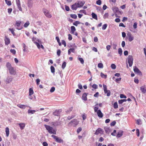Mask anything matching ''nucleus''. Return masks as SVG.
<instances>
[{
    "label": "nucleus",
    "mask_w": 146,
    "mask_h": 146,
    "mask_svg": "<svg viewBox=\"0 0 146 146\" xmlns=\"http://www.w3.org/2000/svg\"><path fill=\"white\" fill-rule=\"evenodd\" d=\"M7 68L9 70V73L11 75H15L16 74V72L14 68L12 66L11 64L10 63L8 62L6 63V65Z\"/></svg>",
    "instance_id": "nucleus-1"
},
{
    "label": "nucleus",
    "mask_w": 146,
    "mask_h": 146,
    "mask_svg": "<svg viewBox=\"0 0 146 146\" xmlns=\"http://www.w3.org/2000/svg\"><path fill=\"white\" fill-rule=\"evenodd\" d=\"M44 126L49 133L55 135L56 134V130L54 129L53 127L46 125H45Z\"/></svg>",
    "instance_id": "nucleus-2"
},
{
    "label": "nucleus",
    "mask_w": 146,
    "mask_h": 146,
    "mask_svg": "<svg viewBox=\"0 0 146 146\" xmlns=\"http://www.w3.org/2000/svg\"><path fill=\"white\" fill-rule=\"evenodd\" d=\"M128 62L130 67L132 66L133 64V59L132 55H129L127 57Z\"/></svg>",
    "instance_id": "nucleus-3"
},
{
    "label": "nucleus",
    "mask_w": 146,
    "mask_h": 146,
    "mask_svg": "<svg viewBox=\"0 0 146 146\" xmlns=\"http://www.w3.org/2000/svg\"><path fill=\"white\" fill-rule=\"evenodd\" d=\"M104 88V93L106 94H107L106 95L108 96H109L110 95L111 92L110 90H107L106 86L105 85H103Z\"/></svg>",
    "instance_id": "nucleus-4"
},
{
    "label": "nucleus",
    "mask_w": 146,
    "mask_h": 146,
    "mask_svg": "<svg viewBox=\"0 0 146 146\" xmlns=\"http://www.w3.org/2000/svg\"><path fill=\"white\" fill-rule=\"evenodd\" d=\"M79 121L76 119H74L71 121L69 124H70L74 127H76L78 124Z\"/></svg>",
    "instance_id": "nucleus-5"
},
{
    "label": "nucleus",
    "mask_w": 146,
    "mask_h": 146,
    "mask_svg": "<svg viewBox=\"0 0 146 146\" xmlns=\"http://www.w3.org/2000/svg\"><path fill=\"white\" fill-rule=\"evenodd\" d=\"M51 137L55 139L56 141L58 143H61L63 142V140L61 138L57 137L56 136L52 135Z\"/></svg>",
    "instance_id": "nucleus-6"
},
{
    "label": "nucleus",
    "mask_w": 146,
    "mask_h": 146,
    "mask_svg": "<svg viewBox=\"0 0 146 146\" xmlns=\"http://www.w3.org/2000/svg\"><path fill=\"white\" fill-rule=\"evenodd\" d=\"M43 12L45 15L48 18H50L52 17V15L48 11L45 9L43 10Z\"/></svg>",
    "instance_id": "nucleus-7"
},
{
    "label": "nucleus",
    "mask_w": 146,
    "mask_h": 146,
    "mask_svg": "<svg viewBox=\"0 0 146 146\" xmlns=\"http://www.w3.org/2000/svg\"><path fill=\"white\" fill-rule=\"evenodd\" d=\"M21 23V22L20 21H16L15 26L16 27V28L17 29L20 30L22 29L21 27H20Z\"/></svg>",
    "instance_id": "nucleus-8"
},
{
    "label": "nucleus",
    "mask_w": 146,
    "mask_h": 146,
    "mask_svg": "<svg viewBox=\"0 0 146 146\" xmlns=\"http://www.w3.org/2000/svg\"><path fill=\"white\" fill-rule=\"evenodd\" d=\"M16 5L19 10L22 11V9L21 7V3L19 0H16Z\"/></svg>",
    "instance_id": "nucleus-9"
},
{
    "label": "nucleus",
    "mask_w": 146,
    "mask_h": 146,
    "mask_svg": "<svg viewBox=\"0 0 146 146\" xmlns=\"http://www.w3.org/2000/svg\"><path fill=\"white\" fill-rule=\"evenodd\" d=\"M104 132L103 130L100 128H99L96 130L95 133L96 135H98L99 134H103Z\"/></svg>",
    "instance_id": "nucleus-10"
},
{
    "label": "nucleus",
    "mask_w": 146,
    "mask_h": 146,
    "mask_svg": "<svg viewBox=\"0 0 146 146\" xmlns=\"http://www.w3.org/2000/svg\"><path fill=\"white\" fill-rule=\"evenodd\" d=\"M133 70L135 73L138 74L139 75H142L141 72L135 66Z\"/></svg>",
    "instance_id": "nucleus-11"
},
{
    "label": "nucleus",
    "mask_w": 146,
    "mask_h": 146,
    "mask_svg": "<svg viewBox=\"0 0 146 146\" xmlns=\"http://www.w3.org/2000/svg\"><path fill=\"white\" fill-rule=\"evenodd\" d=\"M140 90L142 93L145 94L146 92V87L144 85L140 87Z\"/></svg>",
    "instance_id": "nucleus-12"
},
{
    "label": "nucleus",
    "mask_w": 146,
    "mask_h": 146,
    "mask_svg": "<svg viewBox=\"0 0 146 146\" xmlns=\"http://www.w3.org/2000/svg\"><path fill=\"white\" fill-rule=\"evenodd\" d=\"M123 131L120 130L117 133V135H116V137H121L123 134Z\"/></svg>",
    "instance_id": "nucleus-13"
},
{
    "label": "nucleus",
    "mask_w": 146,
    "mask_h": 146,
    "mask_svg": "<svg viewBox=\"0 0 146 146\" xmlns=\"http://www.w3.org/2000/svg\"><path fill=\"white\" fill-rule=\"evenodd\" d=\"M34 43L36 45L38 48L40 49L41 47L43 49H44V48L42 45L40 46L39 43L36 42L34 41Z\"/></svg>",
    "instance_id": "nucleus-14"
},
{
    "label": "nucleus",
    "mask_w": 146,
    "mask_h": 146,
    "mask_svg": "<svg viewBox=\"0 0 146 146\" xmlns=\"http://www.w3.org/2000/svg\"><path fill=\"white\" fill-rule=\"evenodd\" d=\"M12 80V78L8 76L5 80L6 83H9Z\"/></svg>",
    "instance_id": "nucleus-15"
},
{
    "label": "nucleus",
    "mask_w": 146,
    "mask_h": 146,
    "mask_svg": "<svg viewBox=\"0 0 146 146\" xmlns=\"http://www.w3.org/2000/svg\"><path fill=\"white\" fill-rule=\"evenodd\" d=\"M127 35L129 36V42L132 41L133 40V37L131 33H128Z\"/></svg>",
    "instance_id": "nucleus-16"
},
{
    "label": "nucleus",
    "mask_w": 146,
    "mask_h": 146,
    "mask_svg": "<svg viewBox=\"0 0 146 146\" xmlns=\"http://www.w3.org/2000/svg\"><path fill=\"white\" fill-rule=\"evenodd\" d=\"M97 114L98 116L100 117H102L103 116V114L102 113L100 110H99L97 112Z\"/></svg>",
    "instance_id": "nucleus-17"
},
{
    "label": "nucleus",
    "mask_w": 146,
    "mask_h": 146,
    "mask_svg": "<svg viewBox=\"0 0 146 146\" xmlns=\"http://www.w3.org/2000/svg\"><path fill=\"white\" fill-rule=\"evenodd\" d=\"M112 9L113 10V12L115 13H116V12H117L118 11H119L120 12V11H119V9L117 7H113L112 8Z\"/></svg>",
    "instance_id": "nucleus-18"
},
{
    "label": "nucleus",
    "mask_w": 146,
    "mask_h": 146,
    "mask_svg": "<svg viewBox=\"0 0 146 146\" xmlns=\"http://www.w3.org/2000/svg\"><path fill=\"white\" fill-rule=\"evenodd\" d=\"M61 123L60 121H56L52 123V124L54 126H56L59 125H60Z\"/></svg>",
    "instance_id": "nucleus-19"
},
{
    "label": "nucleus",
    "mask_w": 146,
    "mask_h": 146,
    "mask_svg": "<svg viewBox=\"0 0 146 146\" xmlns=\"http://www.w3.org/2000/svg\"><path fill=\"white\" fill-rule=\"evenodd\" d=\"M78 8V7L76 3L72 6L71 8L73 10H76Z\"/></svg>",
    "instance_id": "nucleus-20"
},
{
    "label": "nucleus",
    "mask_w": 146,
    "mask_h": 146,
    "mask_svg": "<svg viewBox=\"0 0 146 146\" xmlns=\"http://www.w3.org/2000/svg\"><path fill=\"white\" fill-rule=\"evenodd\" d=\"M87 94L86 93H84L82 96V98L83 100H84L85 101L87 100Z\"/></svg>",
    "instance_id": "nucleus-21"
},
{
    "label": "nucleus",
    "mask_w": 146,
    "mask_h": 146,
    "mask_svg": "<svg viewBox=\"0 0 146 146\" xmlns=\"http://www.w3.org/2000/svg\"><path fill=\"white\" fill-rule=\"evenodd\" d=\"M18 124L19 125L21 130L23 129L25 126V125L24 123H18Z\"/></svg>",
    "instance_id": "nucleus-22"
},
{
    "label": "nucleus",
    "mask_w": 146,
    "mask_h": 146,
    "mask_svg": "<svg viewBox=\"0 0 146 146\" xmlns=\"http://www.w3.org/2000/svg\"><path fill=\"white\" fill-rule=\"evenodd\" d=\"M5 44L6 45H8L10 43V39L9 38L5 37Z\"/></svg>",
    "instance_id": "nucleus-23"
},
{
    "label": "nucleus",
    "mask_w": 146,
    "mask_h": 146,
    "mask_svg": "<svg viewBox=\"0 0 146 146\" xmlns=\"http://www.w3.org/2000/svg\"><path fill=\"white\" fill-rule=\"evenodd\" d=\"M112 45L113 46V49H116V47L117 45V43L116 42L114 41L113 42Z\"/></svg>",
    "instance_id": "nucleus-24"
},
{
    "label": "nucleus",
    "mask_w": 146,
    "mask_h": 146,
    "mask_svg": "<svg viewBox=\"0 0 146 146\" xmlns=\"http://www.w3.org/2000/svg\"><path fill=\"white\" fill-rule=\"evenodd\" d=\"M17 106L19 107V108L23 109H25L26 107L27 106L25 105L20 104H18L17 105Z\"/></svg>",
    "instance_id": "nucleus-25"
},
{
    "label": "nucleus",
    "mask_w": 146,
    "mask_h": 146,
    "mask_svg": "<svg viewBox=\"0 0 146 146\" xmlns=\"http://www.w3.org/2000/svg\"><path fill=\"white\" fill-rule=\"evenodd\" d=\"M105 132L108 134H109L110 131V129L109 128L107 127H105L104 128Z\"/></svg>",
    "instance_id": "nucleus-26"
},
{
    "label": "nucleus",
    "mask_w": 146,
    "mask_h": 146,
    "mask_svg": "<svg viewBox=\"0 0 146 146\" xmlns=\"http://www.w3.org/2000/svg\"><path fill=\"white\" fill-rule=\"evenodd\" d=\"M5 132L6 136L7 137L9 135V129L8 127H6L5 129Z\"/></svg>",
    "instance_id": "nucleus-27"
},
{
    "label": "nucleus",
    "mask_w": 146,
    "mask_h": 146,
    "mask_svg": "<svg viewBox=\"0 0 146 146\" xmlns=\"http://www.w3.org/2000/svg\"><path fill=\"white\" fill-rule=\"evenodd\" d=\"M29 95L30 96H31L34 94V91L32 88H29Z\"/></svg>",
    "instance_id": "nucleus-28"
},
{
    "label": "nucleus",
    "mask_w": 146,
    "mask_h": 146,
    "mask_svg": "<svg viewBox=\"0 0 146 146\" xmlns=\"http://www.w3.org/2000/svg\"><path fill=\"white\" fill-rule=\"evenodd\" d=\"M92 18L95 19L97 20V15L94 13H92Z\"/></svg>",
    "instance_id": "nucleus-29"
},
{
    "label": "nucleus",
    "mask_w": 146,
    "mask_h": 146,
    "mask_svg": "<svg viewBox=\"0 0 146 146\" xmlns=\"http://www.w3.org/2000/svg\"><path fill=\"white\" fill-rule=\"evenodd\" d=\"M127 101L126 99L120 100H119L118 103L119 104H121L123 103L124 102H125Z\"/></svg>",
    "instance_id": "nucleus-30"
},
{
    "label": "nucleus",
    "mask_w": 146,
    "mask_h": 146,
    "mask_svg": "<svg viewBox=\"0 0 146 146\" xmlns=\"http://www.w3.org/2000/svg\"><path fill=\"white\" fill-rule=\"evenodd\" d=\"M36 111L35 110H28V113H31V114H33Z\"/></svg>",
    "instance_id": "nucleus-31"
},
{
    "label": "nucleus",
    "mask_w": 146,
    "mask_h": 146,
    "mask_svg": "<svg viewBox=\"0 0 146 146\" xmlns=\"http://www.w3.org/2000/svg\"><path fill=\"white\" fill-rule=\"evenodd\" d=\"M72 33H73L76 31V29L75 27L74 26H71V27Z\"/></svg>",
    "instance_id": "nucleus-32"
},
{
    "label": "nucleus",
    "mask_w": 146,
    "mask_h": 146,
    "mask_svg": "<svg viewBox=\"0 0 146 146\" xmlns=\"http://www.w3.org/2000/svg\"><path fill=\"white\" fill-rule=\"evenodd\" d=\"M78 60L80 61V63L82 64H83L84 63V60L82 58L79 57L78 58Z\"/></svg>",
    "instance_id": "nucleus-33"
},
{
    "label": "nucleus",
    "mask_w": 146,
    "mask_h": 146,
    "mask_svg": "<svg viewBox=\"0 0 146 146\" xmlns=\"http://www.w3.org/2000/svg\"><path fill=\"white\" fill-rule=\"evenodd\" d=\"M53 115L55 116H58L59 115L58 111H56L53 113Z\"/></svg>",
    "instance_id": "nucleus-34"
},
{
    "label": "nucleus",
    "mask_w": 146,
    "mask_h": 146,
    "mask_svg": "<svg viewBox=\"0 0 146 146\" xmlns=\"http://www.w3.org/2000/svg\"><path fill=\"white\" fill-rule=\"evenodd\" d=\"M30 23L29 21H27V22L25 23L24 25V26L26 28L29 25Z\"/></svg>",
    "instance_id": "nucleus-35"
},
{
    "label": "nucleus",
    "mask_w": 146,
    "mask_h": 146,
    "mask_svg": "<svg viewBox=\"0 0 146 146\" xmlns=\"http://www.w3.org/2000/svg\"><path fill=\"white\" fill-rule=\"evenodd\" d=\"M118 53L119 54L120 56H121L122 54V50L121 48L118 49Z\"/></svg>",
    "instance_id": "nucleus-36"
},
{
    "label": "nucleus",
    "mask_w": 146,
    "mask_h": 146,
    "mask_svg": "<svg viewBox=\"0 0 146 146\" xmlns=\"http://www.w3.org/2000/svg\"><path fill=\"white\" fill-rule=\"evenodd\" d=\"M50 70L51 72L53 73L55 72V68L54 66H51L50 67Z\"/></svg>",
    "instance_id": "nucleus-37"
},
{
    "label": "nucleus",
    "mask_w": 146,
    "mask_h": 146,
    "mask_svg": "<svg viewBox=\"0 0 146 146\" xmlns=\"http://www.w3.org/2000/svg\"><path fill=\"white\" fill-rule=\"evenodd\" d=\"M6 3L8 5L10 6L11 5V1H8L7 0H5Z\"/></svg>",
    "instance_id": "nucleus-38"
},
{
    "label": "nucleus",
    "mask_w": 146,
    "mask_h": 146,
    "mask_svg": "<svg viewBox=\"0 0 146 146\" xmlns=\"http://www.w3.org/2000/svg\"><path fill=\"white\" fill-rule=\"evenodd\" d=\"M113 107L115 109H117L118 108V106L117 102H115L113 104Z\"/></svg>",
    "instance_id": "nucleus-39"
},
{
    "label": "nucleus",
    "mask_w": 146,
    "mask_h": 146,
    "mask_svg": "<svg viewBox=\"0 0 146 146\" xmlns=\"http://www.w3.org/2000/svg\"><path fill=\"white\" fill-rule=\"evenodd\" d=\"M100 76L102 78L106 79L107 78V75H106L102 73H101Z\"/></svg>",
    "instance_id": "nucleus-40"
},
{
    "label": "nucleus",
    "mask_w": 146,
    "mask_h": 146,
    "mask_svg": "<svg viewBox=\"0 0 146 146\" xmlns=\"http://www.w3.org/2000/svg\"><path fill=\"white\" fill-rule=\"evenodd\" d=\"M108 25L106 24H105L102 27V29L103 30H105L106 29V28L107 27Z\"/></svg>",
    "instance_id": "nucleus-41"
},
{
    "label": "nucleus",
    "mask_w": 146,
    "mask_h": 146,
    "mask_svg": "<svg viewBox=\"0 0 146 146\" xmlns=\"http://www.w3.org/2000/svg\"><path fill=\"white\" fill-rule=\"evenodd\" d=\"M98 67L100 68H102L103 67V65L102 63H100L98 64Z\"/></svg>",
    "instance_id": "nucleus-42"
},
{
    "label": "nucleus",
    "mask_w": 146,
    "mask_h": 146,
    "mask_svg": "<svg viewBox=\"0 0 146 146\" xmlns=\"http://www.w3.org/2000/svg\"><path fill=\"white\" fill-rule=\"evenodd\" d=\"M66 63L65 62H64L62 64V68L63 69H64L66 66Z\"/></svg>",
    "instance_id": "nucleus-43"
},
{
    "label": "nucleus",
    "mask_w": 146,
    "mask_h": 146,
    "mask_svg": "<svg viewBox=\"0 0 146 146\" xmlns=\"http://www.w3.org/2000/svg\"><path fill=\"white\" fill-rule=\"evenodd\" d=\"M79 2V5H80V6L81 7H82L84 5L85 3V2L83 1H78Z\"/></svg>",
    "instance_id": "nucleus-44"
},
{
    "label": "nucleus",
    "mask_w": 146,
    "mask_h": 146,
    "mask_svg": "<svg viewBox=\"0 0 146 146\" xmlns=\"http://www.w3.org/2000/svg\"><path fill=\"white\" fill-rule=\"evenodd\" d=\"M70 16L72 18L74 19H76L77 18V16L75 14L71 15Z\"/></svg>",
    "instance_id": "nucleus-45"
},
{
    "label": "nucleus",
    "mask_w": 146,
    "mask_h": 146,
    "mask_svg": "<svg viewBox=\"0 0 146 146\" xmlns=\"http://www.w3.org/2000/svg\"><path fill=\"white\" fill-rule=\"evenodd\" d=\"M136 123L137 124L139 125H141L142 123L140 119H139L137 120Z\"/></svg>",
    "instance_id": "nucleus-46"
},
{
    "label": "nucleus",
    "mask_w": 146,
    "mask_h": 146,
    "mask_svg": "<svg viewBox=\"0 0 146 146\" xmlns=\"http://www.w3.org/2000/svg\"><path fill=\"white\" fill-rule=\"evenodd\" d=\"M108 13H106L104 14V18L105 19L108 18Z\"/></svg>",
    "instance_id": "nucleus-47"
},
{
    "label": "nucleus",
    "mask_w": 146,
    "mask_h": 146,
    "mask_svg": "<svg viewBox=\"0 0 146 146\" xmlns=\"http://www.w3.org/2000/svg\"><path fill=\"white\" fill-rule=\"evenodd\" d=\"M9 30L11 31V33L14 36L15 35V33H14V30L13 29H9Z\"/></svg>",
    "instance_id": "nucleus-48"
},
{
    "label": "nucleus",
    "mask_w": 146,
    "mask_h": 146,
    "mask_svg": "<svg viewBox=\"0 0 146 146\" xmlns=\"http://www.w3.org/2000/svg\"><path fill=\"white\" fill-rule=\"evenodd\" d=\"M10 51L13 54H16V51L14 49H11Z\"/></svg>",
    "instance_id": "nucleus-49"
},
{
    "label": "nucleus",
    "mask_w": 146,
    "mask_h": 146,
    "mask_svg": "<svg viewBox=\"0 0 146 146\" xmlns=\"http://www.w3.org/2000/svg\"><path fill=\"white\" fill-rule=\"evenodd\" d=\"M120 98H126V96L123 94H121L120 95Z\"/></svg>",
    "instance_id": "nucleus-50"
},
{
    "label": "nucleus",
    "mask_w": 146,
    "mask_h": 146,
    "mask_svg": "<svg viewBox=\"0 0 146 146\" xmlns=\"http://www.w3.org/2000/svg\"><path fill=\"white\" fill-rule=\"evenodd\" d=\"M111 67L113 69H114L116 68V66L114 64H112L111 65Z\"/></svg>",
    "instance_id": "nucleus-51"
},
{
    "label": "nucleus",
    "mask_w": 146,
    "mask_h": 146,
    "mask_svg": "<svg viewBox=\"0 0 146 146\" xmlns=\"http://www.w3.org/2000/svg\"><path fill=\"white\" fill-rule=\"evenodd\" d=\"M55 90V88L54 87H52L50 89V91L51 92H54Z\"/></svg>",
    "instance_id": "nucleus-52"
},
{
    "label": "nucleus",
    "mask_w": 146,
    "mask_h": 146,
    "mask_svg": "<svg viewBox=\"0 0 146 146\" xmlns=\"http://www.w3.org/2000/svg\"><path fill=\"white\" fill-rule=\"evenodd\" d=\"M137 22H135L134 23L133 27L134 29H135L137 27Z\"/></svg>",
    "instance_id": "nucleus-53"
},
{
    "label": "nucleus",
    "mask_w": 146,
    "mask_h": 146,
    "mask_svg": "<svg viewBox=\"0 0 146 146\" xmlns=\"http://www.w3.org/2000/svg\"><path fill=\"white\" fill-rule=\"evenodd\" d=\"M80 22L78 21H76L75 22L73 23V24L74 25L77 26L78 25L80 24Z\"/></svg>",
    "instance_id": "nucleus-54"
},
{
    "label": "nucleus",
    "mask_w": 146,
    "mask_h": 146,
    "mask_svg": "<svg viewBox=\"0 0 146 146\" xmlns=\"http://www.w3.org/2000/svg\"><path fill=\"white\" fill-rule=\"evenodd\" d=\"M121 78H119L116 79L115 80V81L117 83H119V81H121Z\"/></svg>",
    "instance_id": "nucleus-55"
},
{
    "label": "nucleus",
    "mask_w": 146,
    "mask_h": 146,
    "mask_svg": "<svg viewBox=\"0 0 146 146\" xmlns=\"http://www.w3.org/2000/svg\"><path fill=\"white\" fill-rule=\"evenodd\" d=\"M96 3L99 5H100L101 4V1L100 0H98L96 2Z\"/></svg>",
    "instance_id": "nucleus-56"
},
{
    "label": "nucleus",
    "mask_w": 146,
    "mask_h": 146,
    "mask_svg": "<svg viewBox=\"0 0 146 146\" xmlns=\"http://www.w3.org/2000/svg\"><path fill=\"white\" fill-rule=\"evenodd\" d=\"M82 129L81 127H79L77 130V133H79L82 131Z\"/></svg>",
    "instance_id": "nucleus-57"
},
{
    "label": "nucleus",
    "mask_w": 146,
    "mask_h": 146,
    "mask_svg": "<svg viewBox=\"0 0 146 146\" xmlns=\"http://www.w3.org/2000/svg\"><path fill=\"white\" fill-rule=\"evenodd\" d=\"M80 12L81 13H83L85 15H86V11L84 10H81L80 11Z\"/></svg>",
    "instance_id": "nucleus-58"
},
{
    "label": "nucleus",
    "mask_w": 146,
    "mask_h": 146,
    "mask_svg": "<svg viewBox=\"0 0 146 146\" xmlns=\"http://www.w3.org/2000/svg\"><path fill=\"white\" fill-rule=\"evenodd\" d=\"M116 123V122L115 121H113L110 124V125L111 126H113L115 125Z\"/></svg>",
    "instance_id": "nucleus-59"
},
{
    "label": "nucleus",
    "mask_w": 146,
    "mask_h": 146,
    "mask_svg": "<svg viewBox=\"0 0 146 146\" xmlns=\"http://www.w3.org/2000/svg\"><path fill=\"white\" fill-rule=\"evenodd\" d=\"M116 130H114L113 132L111 133V135L113 136H115L116 135L115 133H116Z\"/></svg>",
    "instance_id": "nucleus-60"
},
{
    "label": "nucleus",
    "mask_w": 146,
    "mask_h": 146,
    "mask_svg": "<svg viewBox=\"0 0 146 146\" xmlns=\"http://www.w3.org/2000/svg\"><path fill=\"white\" fill-rule=\"evenodd\" d=\"M68 39L69 40H72V35L70 34H69L68 35Z\"/></svg>",
    "instance_id": "nucleus-61"
},
{
    "label": "nucleus",
    "mask_w": 146,
    "mask_h": 146,
    "mask_svg": "<svg viewBox=\"0 0 146 146\" xmlns=\"http://www.w3.org/2000/svg\"><path fill=\"white\" fill-rule=\"evenodd\" d=\"M12 11V8H9L8 9V12L9 14H10Z\"/></svg>",
    "instance_id": "nucleus-62"
},
{
    "label": "nucleus",
    "mask_w": 146,
    "mask_h": 146,
    "mask_svg": "<svg viewBox=\"0 0 146 146\" xmlns=\"http://www.w3.org/2000/svg\"><path fill=\"white\" fill-rule=\"evenodd\" d=\"M60 53H61V51H60V50L59 49V50H58V51H57V55L58 56H60Z\"/></svg>",
    "instance_id": "nucleus-63"
},
{
    "label": "nucleus",
    "mask_w": 146,
    "mask_h": 146,
    "mask_svg": "<svg viewBox=\"0 0 146 146\" xmlns=\"http://www.w3.org/2000/svg\"><path fill=\"white\" fill-rule=\"evenodd\" d=\"M43 146H48V144L46 142H44L42 143Z\"/></svg>",
    "instance_id": "nucleus-64"
}]
</instances>
